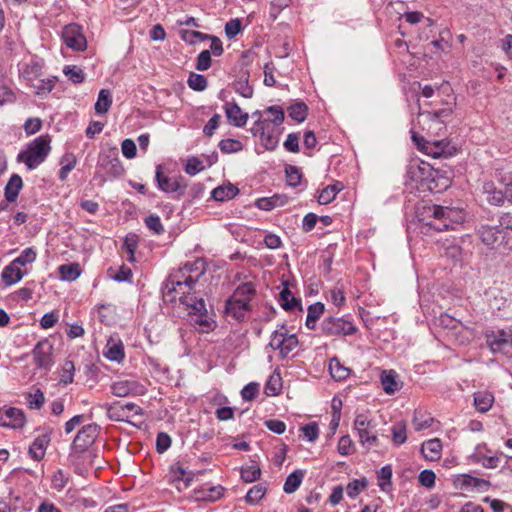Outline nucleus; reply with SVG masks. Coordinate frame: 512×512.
<instances>
[{
    "label": "nucleus",
    "instance_id": "obj_18",
    "mask_svg": "<svg viewBox=\"0 0 512 512\" xmlns=\"http://www.w3.org/2000/svg\"><path fill=\"white\" fill-rule=\"evenodd\" d=\"M250 310V305L242 300H236L229 298L226 301L225 312L227 316L232 317L236 321H242L245 318L246 313Z\"/></svg>",
    "mask_w": 512,
    "mask_h": 512
},
{
    "label": "nucleus",
    "instance_id": "obj_24",
    "mask_svg": "<svg viewBox=\"0 0 512 512\" xmlns=\"http://www.w3.org/2000/svg\"><path fill=\"white\" fill-rule=\"evenodd\" d=\"M139 385L136 381L119 380L111 385V392L117 397H126L137 393Z\"/></svg>",
    "mask_w": 512,
    "mask_h": 512
},
{
    "label": "nucleus",
    "instance_id": "obj_54",
    "mask_svg": "<svg viewBox=\"0 0 512 512\" xmlns=\"http://www.w3.org/2000/svg\"><path fill=\"white\" fill-rule=\"evenodd\" d=\"M27 402L31 409L42 408L45 403L44 393L40 389H37L34 393H29L27 396Z\"/></svg>",
    "mask_w": 512,
    "mask_h": 512
},
{
    "label": "nucleus",
    "instance_id": "obj_42",
    "mask_svg": "<svg viewBox=\"0 0 512 512\" xmlns=\"http://www.w3.org/2000/svg\"><path fill=\"white\" fill-rule=\"evenodd\" d=\"M392 440L395 445H401L406 442L407 434H406V424L404 422H396L392 428Z\"/></svg>",
    "mask_w": 512,
    "mask_h": 512
},
{
    "label": "nucleus",
    "instance_id": "obj_46",
    "mask_svg": "<svg viewBox=\"0 0 512 512\" xmlns=\"http://www.w3.org/2000/svg\"><path fill=\"white\" fill-rule=\"evenodd\" d=\"M36 251L32 247L25 248L21 254L13 260L15 265L26 266L27 264H31L36 260Z\"/></svg>",
    "mask_w": 512,
    "mask_h": 512
},
{
    "label": "nucleus",
    "instance_id": "obj_60",
    "mask_svg": "<svg viewBox=\"0 0 512 512\" xmlns=\"http://www.w3.org/2000/svg\"><path fill=\"white\" fill-rule=\"evenodd\" d=\"M475 461L485 468L494 469L498 467L500 458L498 456H485L478 454L475 456Z\"/></svg>",
    "mask_w": 512,
    "mask_h": 512
},
{
    "label": "nucleus",
    "instance_id": "obj_35",
    "mask_svg": "<svg viewBox=\"0 0 512 512\" xmlns=\"http://www.w3.org/2000/svg\"><path fill=\"white\" fill-rule=\"evenodd\" d=\"M255 294V289L252 283L246 282L239 285L231 298L236 300H242L246 302L247 305H250L251 297Z\"/></svg>",
    "mask_w": 512,
    "mask_h": 512
},
{
    "label": "nucleus",
    "instance_id": "obj_39",
    "mask_svg": "<svg viewBox=\"0 0 512 512\" xmlns=\"http://www.w3.org/2000/svg\"><path fill=\"white\" fill-rule=\"evenodd\" d=\"M357 433L360 439V443L367 449H370L378 445L377 436L372 431V428L362 429L357 431Z\"/></svg>",
    "mask_w": 512,
    "mask_h": 512
},
{
    "label": "nucleus",
    "instance_id": "obj_20",
    "mask_svg": "<svg viewBox=\"0 0 512 512\" xmlns=\"http://www.w3.org/2000/svg\"><path fill=\"white\" fill-rule=\"evenodd\" d=\"M458 485L462 489H476L477 491H487L490 482L485 479L477 478L468 474L460 475L457 478Z\"/></svg>",
    "mask_w": 512,
    "mask_h": 512
},
{
    "label": "nucleus",
    "instance_id": "obj_56",
    "mask_svg": "<svg viewBox=\"0 0 512 512\" xmlns=\"http://www.w3.org/2000/svg\"><path fill=\"white\" fill-rule=\"evenodd\" d=\"M260 138L267 150H274L278 145V137L274 134V129H270V125L267 126L266 133Z\"/></svg>",
    "mask_w": 512,
    "mask_h": 512
},
{
    "label": "nucleus",
    "instance_id": "obj_48",
    "mask_svg": "<svg viewBox=\"0 0 512 512\" xmlns=\"http://www.w3.org/2000/svg\"><path fill=\"white\" fill-rule=\"evenodd\" d=\"M187 84L194 91H203L207 87V79L202 74L190 73Z\"/></svg>",
    "mask_w": 512,
    "mask_h": 512
},
{
    "label": "nucleus",
    "instance_id": "obj_11",
    "mask_svg": "<svg viewBox=\"0 0 512 512\" xmlns=\"http://www.w3.org/2000/svg\"><path fill=\"white\" fill-rule=\"evenodd\" d=\"M155 179L158 188L166 193H178V196H182L185 193L187 184L183 177L169 178L162 172V167L158 165L156 167Z\"/></svg>",
    "mask_w": 512,
    "mask_h": 512
},
{
    "label": "nucleus",
    "instance_id": "obj_44",
    "mask_svg": "<svg viewBox=\"0 0 512 512\" xmlns=\"http://www.w3.org/2000/svg\"><path fill=\"white\" fill-rule=\"evenodd\" d=\"M61 164H62V167L59 170V179L61 181H65L68 176V173L75 168L76 158L72 154L65 155L61 159Z\"/></svg>",
    "mask_w": 512,
    "mask_h": 512
},
{
    "label": "nucleus",
    "instance_id": "obj_34",
    "mask_svg": "<svg viewBox=\"0 0 512 512\" xmlns=\"http://www.w3.org/2000/svg\"><path fill=\"white\" fill-rule=\"evenodd\" d=\"M448 147L449 143L444 140L430 142L429 146H426L425 154L433 158L447 157L451 154L447 151Z\"/></svg>",
    "mask_w": 512,
    "mask_h": 512
},
{
    "label": "nucleus",
    "instance_id": "obj_27",
    "mask_svg": "<svg viewBox=\"0 0 512 512\" xmlns=\"http://www.w3.org/2000/svg\"><path fill=\"white\" fill-rule=\"evenodd\" d=\"M279 304L286 311H291L296 307L302 311L301 300L299 298L294 297L293 293L286 286L279 294Z\"/></svg>",
    "mask_w": 512,
    "mask_h": 512
},
{
    "label": "nucleus",
    "instance_id": "obj_15",
    "mask_svg": "<svg viewBox=\"0 0 512 512\" xmlns=\"http://www.w3.org/2000/svg\"><path fill=\"white\" fill-rule=\"evenodd\" d=\"M25 424V416L22 410L10 407L0 409V426L9 428H21Z\"/></svg>",
    "mask_w": 512,
    "mask_h": 512
},
{
    "label": "nucleus",
    "instance_id": "obj_22",
    "mask_svg": "<svg viewBox=\"0 0 512 512\" xmlns=\"http://www.w3.org/2000/svg\"><path fill=\"white\" fill-rule=\"evenodd\" d=\"M495 177L507 197V202L512 204V170L507 168L497 169Z\"/></svg>",
    "mask_w": 512,
    "mask_h": 512
},
{
    "label": "nucleus",
    "instance_id": "obj_63",
    "mask_svg": "<svg viewBox=\"0 0 512 512\" xmlns=\"http://www.w3.org/2000/svg\"><path fill=\"white\" fill-rule=\"evenodd\" d=\"M171 446V438L165 432L158 433L156 437V451L160 454L164 453Z\"/></svg>",
    "mask_w": 512,
    "mask_h": 512
},
{
    "label": "nucleus",
    "instance_id": "obj_41",
    "mask_svg": "<svg viewBox=\"0 0 512 512\" xmlns=\"http://www.w3.org/2000/svg\"><path fill=\"white\" fill-rule=\"evenodd\" d=\"M63 73L74 84L82 83L85 80L84 71L76 65H67L63 69Z\"/></svg>",
    "mask_w": 512,
    "mask_h": 512
},
{
    "label": "nucleus",
    "instance_id": "obj_8",
    "mask_svg": "<svg viewBox=\"0 0 512 512\" xmlns=\"http://www.w3.org/2000/svg\"><path fill=\"white\" fill-rule=\"evenodd\" d=\"M185 278V276H182V267L169 275L161 289L164 301L173 302L175 300V293L181 294V296L190 294L187 291L186 283L183 282Z\"/></svg>",
    "mask_w": 512,
    "mask_h": 512
},
{
    "label": "nucleus",
    "instance_id": "obj_52",
    "mask_svg": "<svg viewBox=\"0 0 512 512\" xmlns=\"http://www.w3.org/2000/svg\"><path fill=\"white\" fill-rule=\"evenodd\" d=\"M434 419L429 415H424L420 412H415L413 417V425L416 431H421L429 428Z\"/></svg>",
    "mask_w": 512,
    "mask_h": 512
},
{
    "label": "nucleus",
    "instance_id": "obj_32",
    "mask_svg": "<svg viewBox=\"0 0 512 512\" xmlns=\"http://www.w3.org/2000/svg\"><path fill=\"white\" fill-rule=\"evenodd\" d=\"M238 193L239 189L236 186L228 184L226 186H219L215 188L212 191L211 196L214 200L223 202L234 198Z\"/></svg>",
    "mask_w": 512,
    "mask_h": 512
},
{
    "label": "nucleus",
    "instance_id": "obj_40",
    "mask_svg": "<svg viewBox=\"0 0 512 512\" xmlns=\"http://www.w3.org/2000/svg\"><path fill=\"white\" fill-rule=\"evenodd\" d=\"M260 476L261 469L256 463H253L250 466L242 467L241 469V479L246 483H252L258 480Z\"/></svg>",
    "mask_w": 512,
    "mask_h": 512
},
{
    "label": "nucleus",
    "instance_id": "obj_26",
    "mask_svg": "<svg viewBox=\"0 0 512 512\" xmlns=\"http://www.w3.org/2000/svg\"><path fill=\"white\" fill-rule=\"evenodd\" d=\"M324 311L325 305L322 302H315L309 305L305 322L306 327L310 330H314L316 328L317 321L323 315Z\"/></svg>",
    "mask_w": 512,
    "mask_h": 512
},
{
    "label": "nucleus",
    "instance_id": "obj_4",
    "mask_svg": "<svg viewBox=\"0 0 512 512\" xmlns=\"http://www.w3.org/2000/svg\"><path fill=\"white\" fill-rule=\"evenodd\" d=\"M180 302L189 309L190 319L194 325L199 326L200 331L208 332L213 329L214 321L209 317L202 297L190 293L180 296Z\"/></svg>",
    "mask_w": 512,
    "mask_h": 512
},
{
    "label": "nucleus",
    "instance_id": "obj_57",
    "mask_svg": "<svg viewBox=\"0 0 512 512\" xmlns=\"http://www.w3.org/2000/svg\"><path fill=\"white\" fill-rule=\"evenodd\" d=\"M107 415L110 419L115 421H124L125 418L129 417L128 413H124V409L121 407L120 403L108 406Z\"/></svg>",
    "mask_w": 512,
    "mask_h": 512
},
{
    "label": "nucleus",
    "instance_id": "obj_47",
    "mask_svg": "<svg viewBox=\"0 0 512 512\" xmlns=\"http://www.w3.org/2000/svg\"><path fill=\"white\" fill-rule=\"evenodd\" d=\"M367 485L368 481L366 478L354 479L346 486L347 495L350 498H355L362 490L367 487Z\"/></svg>",
    "mask_w": 512,
    "mask_h": 512
},
{
    "label": "nucleus",
    "instance_id": "obj_64",
    "mask_svg": "<svg viewBox=\"0 0 512 512\" xmlns=\"http://www.w3.org/2000/svg\"><path fill=\"white\" fill-rule=\"evenodd\" d=\"M211 67V52L203 50L197 57L196 69L206 71Z\"/></svg>",
    "mask_w": 512,
    "mask_h": 512
},
{
    "label": "nucleus",
    "instance_id": "obj_17",
    "mask_svg": "<svg viewBox=\"0 0 512 512\" xmlns=\"http://www.w3.org/2000/svg\"><path fill=\"white\" fill-rule=\"evenodd\" d=\"M224 111L228 121L236 126L243 127L247 123L248 113L243 112L235 102H227L224 105Z\"/></svg>",
    "mask_w": 512,
    "mask_h": 512
},
{
    "label": "nucleus",
    "instance_id": "obj_31",
    "mask_svg": "<svg viewBox=\"0 0 512 512\" xmlns=\"http://www.w3.org/2000/svg\"><path fill=\"white\" fill-rule=\"evenodd\" d=\"M493 402L494 396L488 391H479L474 394V405L481 413L489 411Z\"/></svg>",
    "mask_w": 512,
    "mask_h": 512
},
{
    "label": "nucleus",
    "instance_id": "obj_10",
    "mask_svg": "<svg viewBox=\"0 0 512 512\" xmlns=\"http://www.w3.org/2000/svg\"><path fill=\"white\" fill-rule=\"evenodd\" d=\"M298 343V338L295 334L276 330L271 335L269 346L274 350H279L280 356L285 358L298 346Z\"/></svg>",
    "mask_w": 512,
    "mask_h": 512
},
{
    "label": "nucleus",
    "instance_id": "obj_1",
    "mask_svg": "<svg viewBox=\"0 0 512 512\" xmlns=\"http://www.w3.org/2000/svg\"><path fill=\"white\" fill-rule=\"evenodd\" d=\"M416 213L420 222L436 231L451 229L454 223L462 219L457 210L436 204H423L418 206Z\"/></svg>",
    "mask_w": 512,
    "mask_h": 512
},
{
    "label": "nucleus",
    "instance_id": "obj_58",
    "mask_svg": "<svg viewBox=\"0 0 512 512\" xmlns=\"http://www.w3.org/2000/svg\"><path fill=\"white\" fill-rule=\"evenodd\" d=\"M145 224L154 234L161 235L164 232V227L161 223L160 217L157 215H150L146 217Z\"/></svg>",
    "mask_w": 512,
    "mask_h": 512
},
{
    "label": "nucleus",
    "instance_id": "obj_21",
    "mask_svg": "<svg viewBox=\"0 0 512 512\" xmlns=\"http://www.w3.org/2000/svg\"><path fill=\"white\" fill-rule=\"evenodd\" d=\"M442 443L438 438L430 439L422 443L421 453L429 461H437L441 458Z\"/></svg>",
    "mask_w": 512,
    "mask_h": 512
},
{
    "label": "nucleus",
    "instance_id": "obj_55",
    "mask_svg": "<svg viewBox=\"0 0 512 512\" xmlns=\"http://www.w3.org/2000/svg\"><path fill=\"white\" fill-rule=\"evenodd\" d=\"M75 366L72 361H65L62 366L60 373V382L63 384H69L73 382Z\"/></svg>",
    "mask_w": 512,
    "mask_h": 512
},
{
    "label": "nucleus",
    "instance_id": "obj_37",
    "mask_svg": "<svg viewBox=\"0 0 512 512\" xmlns=\"http://www.w3.org/2000/svg\"><path fill=\"white\" fill-rule=\"evenodd\" d=\"M287 110L289 116L299 123L305 121L307 118L308 107L304 102H296L290 105Z\"/></svg>",
    "mask_w": 512,
    "mask_h": 512
},
{
    "label": "nucleus",
    "instance_id": "obj_59",
    "mask_svg": "<svg viewBox=\"0 0 512 512\" xmlns=\"http://www.w3.org/2000/svg\"><path fill=\"white\" fill-rule=\"evenodd\" d=\"M111 268L108 270L110 277L117 282H131L132 271L129 267L122 265L115 275H111Z\"/></svg>",
    "mask_w": 512,
    "mask_h": 512
},
{
    "label": "nucleus",
    "instance_id": "obj_61",
    "mask_svg": "<svg viewBox=\"0 0 512 512\" xmlns=\"http://www.w3.org/2000/svg\"><path fill=\"white\" fill-rule=\"evenodd\" d=\"M105 355L111 361H122L125 356L122 344H113L108 348V351Z\"/></svg>",
    "mask_w": 512,
    "mask_h": 512
},
{
    "label": "nucleus",
    "instance_id": "obj_62",
    "mask_svg": "<svg viewBox=\"0 0 512 512\" xmlns=\"http://www.w3.org/2000/svg\"><path fill=\"white\" fill-rule=\"evenodd\" d=\"M241 31V21L237 18L229 20L225 25V33L228 39H233Z\"/></svg>",
    "mask_w": 512,
    "mask_h": 512
},
{
    "label": "nucleus",
    "instance_id": "obj_7",
    "mask_svg": "<svg viewBox=\"0 0 512 512\" xmlns=\"http://www.w3.org/2000/svg\"><path fill=\"white\" fill-rule=\"evenodd\" d=\"M321 331L326 336H347L357 331L356 326L343 318L329 316L320 325Z\"/></svg>",
    "mask_w": 512,
    "mask_h": 512
},
{
    "label": "nucleus",
    "instance_id": "obj_23",
    "mask_svg": "<svg viewBox=\"0 0 512 512\" xmlns=\"http://www.w3.org/2000/svg\"><path fill=\"white\" fill-rule=\"evenodd\" d=\"M398 374L394 370H384L381 373L380 380L383 390L387 394H394L401 388V383L397 381Z\"/></svg>",
    "mask_w": 512,
    "mask_h": 512
},
{
    "label": "nucleus",
    "instance_id": "obj_6",
    "mask_svg": "<svg viewBox=\"0 0 512 512\" xmlns=\"http://www.w3.org/2000/svg\"><path fill=\"white\" fill-rule=\"evenodd\" d=\"M487 345L494 353L512 355V328L499 329L487 335Z\"/></svg>",
    "mask_w": 512,
    "mask_h": 512
},
{
    "label": "nucleus",
    "instance_id": "obj_28",
    "mask_svg": "<svg viewBox=\"0 0 512 512\" xmlns=\"http://www.w3.org/2000/svg\"><path fill=\"white\" fill-rule=\"evenodd\" d=\"M287 203V197L275 194L272 197H263L256 201V207L260 210L270 211Z\"/></svg>",
    "mask_w": 512,
    "mask_h": 512
},
{
    "label": "nucleus",
    "instance_id": "obj_3",
    "mask_svg": "<svg viewBox=\"0 0 512 512\" xmlns=\"http://www.w3.org/2000/svg\"><path fill=\"white\" fill-rule=\"evenodd\" d=\"M49 135H41L31 141L26 151L18 154L17 160L24 162L29 170L37 168L47 158L51 147Z\"/></svg>",
    "mask_w": 512,
    "mask_h": 512
},
{
    "label": "nucleus",
    "instance_id": "obj_12",
    "mask_svg": "<svg viewBox=\"0 0 512 512\" xmlns=\"http://www.w3.org/2000/svg\"><path fill=\"white\" fill-rule=\"evenodd\" d=\"M62 39L67 47L74 51H84L87 47V40L82 28L77 24H69L62 31Z\"/></svg>",
    "mask_w": 512,
    "mask_h": 512
},
{
    "label": "nucleus",
    "instance_id": "obj_16",
    "mask_svg": "<svg viewBox=\"0 0 512 512\" xmlns=\"http://www.w3.org/2000/svg\"><path fill=\"white\" fill-rule=\"evenodd\" d=\"M433 168L425 162L413 161L409 164L407 174L412 181L423 183L432 175Z\"/></svg>",
    "mask_w": 512,
    "mask_h": 512
},
{
    "label": "nucleus",
    "instance_id": "obj_13",
    "mask_svg": "<svg viewBox=\"0 0 512 512\" xmlns=\"http://www.w3.org/2000/svg\"><path fill=\"white\" fill-rule=\"evenodd\" d=\"M53 345L48 339L39 341L33 349V358L40 369H49L53 365Z\"/></svg>",
    "mask_w": 512,
    "mask_h": 512
},
{
    "label": "nucleus",
    "instance_id": "obj_50",
    "mask_svg": "<svg viewBox=\"0 0 512 512\" xmlns=\"http://www.w3.org/2000/svg\"><path fill=\"white\" fill-rule=\"evenodd\" d=\"M219 148L223 153H236L243 149V145L236 139H223L219 142Z\"/></svg>",
    "mask_w": 512,
    "mask_h": 512
},
{
    "label": "nucleus",
    "instance_id": "obj_9",
    "mask_svg": "<svg viewBox=\"0 0 512 512\" xmlns=\"http://www.w3.org/2000/svg\"><path fill=\"white\" fill-rule=\"evenodd\" d=\"M206 271V262L203 259H196L193 262H187L182 266V276H185L188 292H196V285L200 278L204 276Z\"/></svg>",
    "mask_w": 512,
    "mask_h": 512
},
{
    "label": "nucleus",
    "instance_id": "obj_51",
    "mask_svg": "<svg viewBox=\"0 0 512 512\" xmlns=\"http://www.w3.org/2000/svg\"><path fill=\"white\" fill-rule=\"evenodd\" d=\"M286 181L289 186L297 187L302 178V173L296 166L288 165L285 168Z\"/></svg>",
    "mask_w": 512,
    "mask_h": 512
},
{
    "label": "nucleus",
    "instance_id": "obj_30",
    "mask_svg": "<svg viewBox=\"0 0 512 512\" xmlns=\"http://www.w3.org/2000/svg\"><path fill=\"white\" fill-rule=\"evenodd\" d=\"M234 90L244 98H252L253 87L249 84V72H242L241 76L233 83Z\"/></svg>",
    "mask_w": 512,
    "mask_h": 512
},
{
    "label": "nucleus",
    "instance_id": "obj_43",
    "mask_svg": "<svg viewBox=\"0 0 512 512\" xmlns=\"http://www.w3.org/2000/svg\"><path fill=\"white\" fill-rule=\"evenodd\" d=\"M266 491L267 490L264 485H255L247 492L245 500L247 503L255 505L265 496Z\"/></svg>",
    "mask_w": 512,
    "mask_h": 512
},
{
    "label": "nucleus",
    "instance_id": "obj_25",
    "mask_svg": "<svg viewBox=\"0 0 512 512\" xmlns=\"http://www.w3.org/2000/svg\"><path fill=\"white\" fill-rule=\"evenodd\" d=\"M22 186V178L18 174H13L8 180L4 189L6 200L10 203L14 202L17 199Z\"/></svg>",
    "mask_w": 512,
    "mask_h": 512
},
{
    "label": "nucleus",
    "instance_id": "obj_49",
    "mask_svg": "<svg viewBox=\"0 0 512 512\" xmlns=\"http://www.w3.org/2000/svg\"><path fill=\"white\" fill-rule=\"evenodd\" d=\"M329 370L331 376L336 380H344L349 376V369L342 366L337 359L330 362Z\"/></svg>",
    "mask_w": 512,
    "mask_h": 512
},
{
    "label": "nucleus",
    "instance_id": "obj_53",
    "mask_svg": "<svg viewBox=\"0 0 512 512\" xmlns=\"http://www.w3.org/2000/svg\"><path fill=\"white\" fill-rule=\"evenodd\" d=\"M392 468L386 465L381 468L378 473V486L381 490L386 491L387 487L391 485Z\"/></svg>",
    "mask_w": 512,
    "mask_h": 512
},
{
    "label": "nucleus",
    "instance_id": "obj_2",
    "mask_svg": "<svg viewBox=\"0 0 512 512\" xmlns=\"http://www.w3.org/2000/svg\"><path fill=\"white\" fill-rule=\"evenodd\" d=\"M504 222V215L498 225H481L477 233L482 243L493 249L512 250V227Z\"/></svg>",
    "mask_w": 512,
    "mask_h": 512
},
{
    "label": "nucleus",
    "instance_id": "obj_14",
    "mask_svg": "<svg viewBox=\"0 0 512 512\" xmlns=\"http://www.w3.org/2000/svg\"><path fill=\"white\" fill-rule=\"evenodd\" d=\"M481 192L485 200L493 206H503L507 202V197L503 192L502 187H496L493 181H484L482 183Z\"/></svg>",
    "mask_w": 512,
    "mask_h": 512
},
{
    "label": "nucleus",
    "instance_id": "obj_19",
    "mask_svg": "<svg viewBox=\"0 0 512 512\" xmlns=\"http://www.w3.org/2000/svg\"><path fill=\"white\" fill-rule=\"evenodd\" d=\"M50 435L51 430H47L45 433L39 435L31 444L29 454L34 460L39 461L43 459L45 450L51 440Z\"/></svg>",
    "mask_w": 512,
    "mask_h": 512
},
{
    "label": "nucleus",
    "instance_id": "obj_33",
    "mask_svg": "<svg viewBox=\"0 0 512 512\" xmlns=\"http://www.w3.org/2000/svg\"><path fill=\"white\" fill-rule=\"evenodd\" d=\"M304 478V472L302 470H295L289 474L285 480L283 490L287 494L294 493L301 485Z\"/></svg>",
    "mask_w": 512,
    "mask_h": 512
},
{
    "label": "nucleus",
    "instance_id": "obj_45",
    "mask_svg": "<svg viewBox=\"0 0 512 512\" xmlns=\"http://www.w3.org/2000/svg\"><path fill=\"white\" fill-rule=\"evenodd\" d=\"M281 387H282V383H281L280 374L274 373L269 377V379L265 385V393L268 396L278 395Z\"/></svg>",
    "mask_w": 512,
    "mask_h": 512
},
{
    "label": "nucleus",
    "instance_id": "obj_29",
    "mask_svg": "<svg viewBox=\"0 0 512 512\" xmlns=\"http://www.w3.org/2000/svg\"><path fill=\"white\" fill-rule=\"evenodd\" d=\"M2 280L7 285L10 286L19 282L24 273L20 270V268L13 263V261L7 265L2 271Z\"/></svg>",
    "mask_w": 512,
    "mask_h": 512
},
{
    "label": "nucleus",
    "instance_id": "obj_38",
    "mask_svg": "<svg viewBox=\"0 0 512 512\" xmlns=\"http://www.w3.org/2000/svg\"><path fill=\"white\" fill-rule=\"evenodd\" d=\"M58 270L61 279L65 281H74L80 275V266L77 263L61 265Z\"/></svg>",
    "mask_w": 512,
    "mask_h": 512
},
{
    "label": "nucleus",
    "instance_id": "obj_5",
    "mask_svg": "<svg viewBox=\"0 0 512 512\" xmlns=\"http://www.w3.org/2000/svg\"><path fill=\"white\" fill-rule=\"evenodd\" d=\"M98 432L99 426L97 424L83 426L72 442L70 458H74L78 453L86 452L87 448L94 443Z\"/></svg>",
    "mask_w": 512,
    "mask_h": 512
},
{
    "label": "nucleus",
    "instance_id": "obj_36",
    "mask_svg": "<svg viewBox=\"0 0 512 512\" xmlns=\"http://www.w3.org/2000/svg\"><path fill=\"white\" fill-rule=\"evenodd\" d=\"M112 105V96L109 90L102 89L98 94V99L95 103V111L98 114H105L108 112Z\"/></svg>",
    "mask_w": 512,
    "mask_h": 512
}]
</instances>
